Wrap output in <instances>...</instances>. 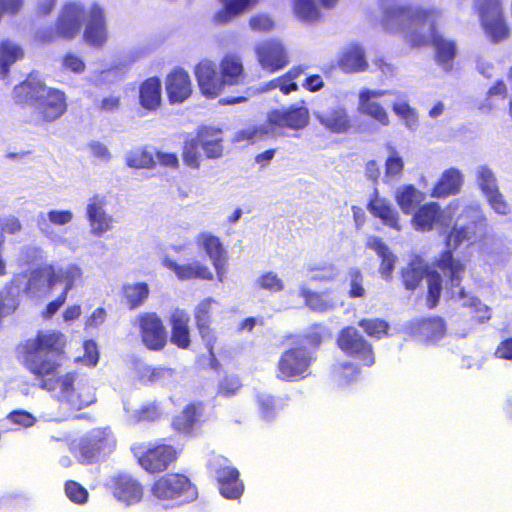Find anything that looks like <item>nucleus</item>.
Instances as JSON below:
<instances>
[{"mask_svg":"<svg viewBox=\"0 0 512 512\" xmlns=\"http://www.w3.org/2000/svg\"><path fill=\"white\" fill-rule=\"evenodd\" d=\"M177 458V452L171 445H158L138 456L140 466L150 473H159L168 468Z\"/></svg>","mask_w":512,"mask_h":512,"instance_id":"18","label":"nucleus"},{"mask_svg":"<svg viewBox=\"0 0 512 512\" xmlns=\"http://www.w3.org/2000/svg\"><path fill=\"white\" fill-rule=\"evenodd\" d=\"M58 401L68 409L81 410L96 401L94 388L86 379H79L75 372L57 378Z\"/></svg>","mask_w":512,"mask_h":512,"instance_id":"5","label":"nucleus"},{"mask_svg":"<svg viewBox=\"0 0 512 512\" xmlns=\"http://www.w3.org/2000/svg\"><path fill=\"white\" fill-rule=\"evenodd\" d=\"M18 307V300L10 291L0 292V319L12 314Z\"/></svg>","mask_w":512,"mask_h":512,"instance_id":"61","label":"nucleus"},{"mask_svg":"<svg viewBox=\"0 0 512 512\" xmlns=\"http://www.w3.org/2000/svg\"><path fill=\"white\" fill-rule=\"evenodd\" d=\"M224 9L218 12L215 19L219 23H227L246 9L256 5L258 0H220Z\"/></svg>","mask_w":512,"mask_h":512,"instance_id":"40","label":"nucleus"},{"mask_svg":"<svg viewBox=\"0 0 512 512\" xmlns=\"http://www.w3.org/2000/svg\"><path fill=\"white\" fill-rule=\"evenodd\" d=\"M366 246L376 252L381 258L379 273L385 280H390L394 266L396 263V256L391 252L389 247L382 241V239L370 236L367 238Z\"/></svg>","mask_w":512,"mask_h":512,"instance_id":"32","label":"nucleus"},{"mask_svg":"<svg viewBox=\"0 0 512 512\" xmlns=\"http://www.w3.org/2000/svg\"><path fill=\"white\" fill-rule=\"evenodd\" d=\"M312 357L304 348L290 349L282 354L278 362L276 377L284 381H293L307 375Z\"/></svg>","mask_w":512,"mask_h":512,"instance_id":"13","label":"nucleus"},{"mask_svg":"<svg viewBox=\"0 0 512 512\" xmlns=\"http://www.w3.org/2000/svg\"><path fill=\"white\" fill-rule=\"evenodd\" d=\"M24 55L23 49L16 43L5 40L0 44V70L6 76L9 67Z\"/></svg>","mask_w":512,"mask_h":512,"instance_id":"43","label":"nucleus"},{"mask_svg":"<svg viewBox=\"0 0 512 512\" xmlns=\"http://www.w3.org/2000/svg\"><path fill=\"white\" fill-rule=\"evenodd\" d=\"M201 415V405L189 404L174 418L173 427L180 433L190 434L193 432Z\"/></svg>","mask_w":512,"mask_h":512,"instance_id":"37","label":"nucleus"},{"mask_svg":"<svg viewBox=\"0 0 512 512\" xmlns=\"http://www.w3.org/2000/svg\"><path fill=\"white\" fill-rule=\"evenodd\" d=\"M241 387L239 378L236 376L225 377L219 386V395L224 397L233 396Z\"/></svg>","mask_w":512,"mask_h":512,"instance_id":"63","label":"nucleus"},{"mask_svg":"<svg viewBox=\"0 0 512 512\" xmlns=\"http://www.w3.org/2000/svg\"><path fill=\"white\" fill-rule=\"evenodd\" d=\"M189 320L188 313L182 309H175L170 316L172 325L171 341L182 349L188 348L190 344Z\"/></svg>","mask_w":512,"mask_h":512,"instance_id":"33","label":"nucleus"},{"mask_svg":"<svg viewBox=\"0 0 512 512\" xmlns=\"http://www.w3.org/2000/svg\"><path fill=\"white\" fill-rule=\"evenodd\" d=\"M348 276L350 282L349 296L351 298L364 297L365 289L363 287V276L360 270L356 268L350 269Z\"/></svg>","mask_w":512,"mask_h":512,"instance_id":"60","label":"nucleus"},{"mask_svg":"<svg viewBox=\"0 0 512 512\" xmlns=\"http://www.w3.org/2000/svg\"><path fill=\"white\" fill-rule=\"evenodd\" d=\"M84 41L91 46H101L107 39L104 13L97 5L87 8V19L83 32Z\"/></svg>","mask_w":512,"mask_h":512,"instance_id":"21","label":"nucleus"},{"mask_svg":"<svg viewBox=\"0 0 512 512\" xmlns=\"http://www.w3.org/2000/svg\"><path fill=\"white\" fill-rule=\"evenodd\" d=\"M463 185V175L460 170L450 168L444 171L433 188L431 196L434 198H444L457 194Z\"/></svg>","mask_w":512,"mask_h":512,"instance_id":"31","label":"nucleus"},{"mask_svg":"<svg viewBox=\"0 0 512 512\" xmlns=\"http://www.w3.org/2000/svg\"><path fill=\"white\" fill-rule=\"evenodd\" d=\"M163 264L166 268L172 270L176 274L177 278L182 281L194 278L204 280L213 279V274L209 268L198 261L180 265L171 259H165Z\"/></svg>","mask_w":512,"mask_h":512,"instance_id":"29","label":"nucleus"},{"mask_svg":"<svg viewBox=\"0 0 512 512\" xmlns=\"http://www.w3.org/2000/svg\"><path fill=\"white\" fill-rule=\"evenodd\" d=\"M439 16L435 9L393 6L386 10L385 28L392 33H402L412 46L432 43L438 62L448 71L456 54L454 42L444 39L435 30Z\"/></svg>","mask_w":512,"mask_h":512,"instance_id":"2","label":"nucleus"},{"mask_svg":"<svg viewBox=\"0 0 512 512\" xmlns=\"http://www.w3.org/2000/svg\"><path fill=\"white\" fill-rule=\"evenodd\" d=\"M250 27L254 31L269 32L274 27V21L267 14H259L250 19Z\"/></svg>","mask_w":512,"mask_h":512,"instance_id":"62","label":"nucleus"},{"mask_svg":"<svg viewBox=\"0 0 512 512\" xmlns=\"http://www.w3.org/2000/svg\"><path fill=\"white\" fill-rule=\"evenodd\" d=\"M427 278L429 307L433 308L438 303L442 288V278L439 273L430 272L427 264L420 257L413 259L402 269L403 284L408 290H415L423 278Z\"/></svg>","mask_w":512,"mask_h":512,"instance_id":"7","label":"nucleus"},{"mask_svg":"<svg viewBox=\"0 0 512 512\" xmlns=\"http://www.w3.org/2000/svg\"><path fill=\"white\" fill-rule=\"evenodd\" d=\"M66 337L58 331L39 332L34 340L29 342L28 348L47 353L52 356H60L64 353Z\"/></svg>","mask_w":512,"mask_h":512,"instance_id":"26","label":"nucleus"},{"mask_svg":"<svg viewBox=\"0 0 512 512\" xmlns=\"http://www.w3.org/2000/svg\"><path fill=\"white\" fill-rule=\"evenodd\" d=\"M149 293V287L144 282L130 286V309L141 306L147 300Z\"/></svg>","mask_w":512,"mask_h":512,"instance_id":"58","label":"nucleus"},{"mask_svg":"<svg viewBox=\"0 0 512 512\" xmlns=\"http://www.w3.org/2000/svg\"><path fill=\"white\" fill-rule=\"evenodd\" d=\"M25 362L29 372L37 379H41L40 387L42 389L47 391L57 389V379L49 377L54 375L61 366V363L55 359V356L28 348Z\"/></svg>","mask_w":512,"mask_h":512,"instance_id":"11","label":"nucleus"},{"mask_svg":"<svg viewBox=\"0 0 512 512\" xmlns=\"http://www.w3.org/2000/svg\"><path fill=\"white\" fill-rule=\"evenodd\" d=\"M298 75H299V72H297L296 70H291L288 73H286L285 75H283L282 77L271 80L268 83L261 85V87L259 88V91L267 92V91H271L276 88H279L283 94L287 95L290 92L297 90L298 86L293 80Z\"/></svg>","mask_w":512,"mask_h":512,"instance_id":"46","label":"nucleus"},{"mask_svg":"<svg viewBox=\"0 0 512 512\" xmlns=\"http://www.w3.org/2000/svg\"><path fill=\"white\" fill-rule=\"evenodd\" d=\"M337 343L345 354L359 360L364 366L370 367L374 364L372 346L356 328H344L339 334Z\"/></svg>","mask_w":512,"mask_h":512,"instance_id":"12","label":"nucleus"},{"mask_svg":"<svg viewBox=\"0 0 512 512\" xmlns=\"http://www.w3.org/2000/svg\"><path fill=\"white\" fill-rule=\"evenodd\" d=\"M213 303H215L213 298H206L197 305L195 310V320L203 338H206L209 334L210 312Z\"/></svg>","mask_w":512,"mask_h":512,"instance_id":"48","label":"nucleus"},{"mask_svg":"<svg viewBox=\"0 0 512 512\" xmlns=\"http://www.w3.org/2000/svg\"><path fill=\"white\" fill-rule=\"evenodd\" d=\"M87 8L77 3L67 4L61 11L57 24L56 33L65 39H73L82 27L86 24Z\"/></svg>","mask_w":512,"mask_h":512,"instance_id":"15","label":"nucleus"},{"mask_svg":"<svg viewBox=\"0 0 512 512\" xmlns=\"http://www.w3.org/2000/svg\"><path fill=\"white\" fill-rule=\"evenodd\" d=\"M197 242L203 247L213 266H219L220 261L227 260L226 250L217 236L209 233H201Z\"/></svg>","mask_w":512,"mask_h":512,"instance_id":"38","label":"nucleus"},{"mask_svg":"<svg viewBox=\"0 0 512 512\" xmlns=\"http://www.w3.org/2000/svg\"><path fill=\"white\" fill-rule=\"evenodd\" d=\"M391 155L388 157L385 163V176L384 182L388 183L390 180L401 175L404 163L400 156L397 155L394 148H390Z\"/></svg>","mask_w":512,"mask_h":512,"instance_id":"54","label":"nucleus"},{"mask_svg":"<svg viewBox=\"0 0 512 512\" xmlns=\"http://www.w3.org/2000/svg\"><path fill=\"white\" fill-rule=\"evenodd\" d=\"M452 218L455 222L446 239L450 249L465 242L474 243L486 231L487 219L480 204L464 199L452 201L445 210L435 202L424 204L414 213L412 225L416 230L426 232L437 227L447 228Z\"/></svg>","mask_w":512,"mask_h":512,"instance_id":"1","label":"nucleus"},{"mask_svg":"<svg viewBox=\"0 0 512 512\" xmlns=\"http://www.w3.org/2000/svg\"><path fill=\"white\" fill-rule=\"evenodd\" d=\"M438 267L443 271L445 277L449 278L452 289L460 285L464 266L455 260L451 252H445L438 262Z\"/></svg>","mask_w":512,"mask_h":512,"instance_id":"39","label":"nucleus"},{"mask_svg":"<svg viewBox=\"0 0 512 512\" xmlns=\"http://www.w3.org/2000/svg\"><path fill=\"white\" fill-rule=\"evenodd\" d=\"M315 116L322 126L335 134H345L352 128L350 116L346 108L340 104L318 111Z\"/></svg>","mask_w":512,"mask_h":512,"instance_id":"23","label":"nucleus"},{"mask_svg":"<svg viewBox=\"0 0 512 512\" xmlns=\"http://www.w3.org/2000/svg\"><path fill=\"white\" fill-rule=\"evenodd\" d=\"M74 214L71 210H50L37 215L36 225L43 236L54 243H62L63 239L52 228L51 225L64 226L72 222Z\"/></svg>","mask_w":512,"mask_h":512,"instance_id":"22","label":"nucleus"},{"mask_svg":"<svg viewBox=\"0 0 512 512\" xmlns=\"http://www.w3.org/2000/svg\"><path fill=\"white\" fill-rule=\"evenodd\" d=\"M445 324L441 318H428L420 321L418 325V335L429 342H437L445 334Z\"/></svg>","mask_w":512,"mask_h":512,"instance_id":"41","label":"nucleus"},{"mask_svg":"<svg viewBox=\"0 0 512 512\" xmlns=\"http://www.w3.org/2000/svg\"><path fill=\"white\" fill-rule=\"evenodd\" d=\"M333 372L340 384H348L356 380L359 375L358 368L349 361L336 364Z\"/></svg>","mask_w":512,"mask_h":512,"instance_id":"53","label":"nucleus"},{"mask_svg":"<svg viewBox=\"0 0 512 512\" xmlns=\"http://www.w3.org/2000/svg\"><path fill=\"white\" fill-rule=\"evenodd\" d=\"M393 112L403 121L410 131H416L419 127L418 113L404 99L398 98L392 103Z\"/></svg>","mask_w":512,"mask_h":512,"instance_id":"44","label":"nucleus"},{"mask_svg":"<svg viewBox=\"0 0 512 512\" xmlns=\"http://www.w3.org/2000/svg\"><path fill=\"white\" fill-rule=\"evenodd\" d=\"M299 295L313 312L327 313L334 310L337 305V300L329 291L315 292L302 285L299 288Z\"/></svg>","mask_w":512,"mask_h":512,"instance_id":"27","label":"nucleus"},{"mask_svg":"<svg viewBox=\"0 0 512 512\" xmlns=\"http://www.w3.org/2000/svg\"><path fill=\"white\" fill-rule=\"evenodd\" d=\"M476 183L482 195L499 189L498 179L495 172L488 165H479L475 168Z\"/></svg>","mask_w":512,"mask_h":512,"instance_id":"45","label":"nucleus"},{"mask_svg":"<svg viewBox=\"0 0 512 512\" xmlns=\"http://www.w3.org/2000/svg\"><path fill=\"white\" fill-rule=\"evenodd\" d=\"M210 465L219 483L222 496L227 499H238L244 491V485L239 479V471L230 466L228 459L222 456L215 457Z\"/></svg>","mask_w":512,"mask_h":512,"instance_id":"14","label":"nucleus"},{"mask_svg":"<svg viewBox=\"0 0 512 512\" xmlns=\"http://www.w3.org/2000/svg\"><path fill=\"white\" fill-rule=\"evenodd\" d=\"M65 493L76 504H84L88 498V491L75 481H68L65 484Z\"/></svg>","mask_w":512,"mask_h":512,"instance_id":"59","label":"nucleus"},{"mask_svg":"<svg viewBox=\"0 0 512 512\" xmlns=\"http://www.w3.org/2000/svg\"><path fill=\"white\" fill-rule=\"evenodd\" d=\"M152 494L162 500H178V505L193 501L196 488L182 474H167L160 477L152 487Z\"/></svg>","mask_w":512,"mask_h":512,"instance_id":"8","label":"nucleus"},{"mask_svg":"<svg viewBox=\"0 0 512 512\" xmlns=\"http://www.w3.org/2000/svg\"><path fill=\"white\" fill-rule=\"evenodd\" d=\"M256 54L262 68L271 72L282 69L288 63L282 43L275 39L258 44Z\"/></svg>","mask_w":512,"mask_h":512,"instance_id":"17","label":"nucleus"},{"mask_svg":"<svg viewBox=\"0 0 512 512\" xmlns=\"http://www.w3.org/2000/svg\"><path fill=\"white\" fill-rule=\"evenodd\" d=\"M142 341L151 350H161L167 340L166 329L156 313L147 312L139 316Z\"/></svg>","mask_w":512,"mask_h":512,"instance_id":"16","label":"nucleus"},{"mask_svg":"<svg viewBox=\"0 0 512 512\" xmlns=\"http://www.w3.org/2000/svg\"><path fill=\"white\" fill-rule=\"evenodd\" d=\"M475 7L485 33L493 42L508 36L509 29L500 0H475Z\"/></svg>","mask_w":512,"mask_h":512,"instance_id":"10","label":"nucleus"},{"mask_svg":"<svg viewBox=\"0 0 512 512\" xmlns=\"http://www.w3.org/2000/svg\"><path fill=\"white\" fill-rule=\"evenodd\" d=\"M367 209L373 216L379 218L384 225L396 231L401 230L397 210L392 206L390 201L378 196V190L376 188L374 189V198L368 203Z\"/></svg>","mask_w":512,"mask_h":512,"instance_id":"25","label":"nucleus"},{"mask_svg":"<svg viewBox=\"0 0 512 512\" xmlns=\"http://www.w3.org/2000/svg\"><path fill=\"white\" fill-rule=\"evenodd\" d=\"M338 66L345 73L366 71L368 62L363 48L359 45H350L344 48L338 60Z\"/></svg>","mask_w":512,"mask_h":512,"instance_id":"28","label":"nucleus"},{"mask_svg":"<svg viewBox=\"0 0 512 512\" xmlns=\"http://www.w3.org/2000/svg\"><path fill=\"white\" fill-rule=\"evenodd\" d=\"M202 150L207 158H220L223 153L221 130L205 127L198 133Z\"/></svg>","mask_w":512,"mask_h":512,"instance_id":"36","label":"nucleus"},{"mask_svg":"<svg viewBox=\"0 0 512 512\" xmlns=\"http://www.w3.org/2000/svg\"><path fill=\"white\" fill-rule=\"evenodd\" d=\"M166 91L171 104L184 102L192 92L189 74L175 69L166 78Z\"/></svg>","mask_w":512,"mask_h":512,"instance_id":"24","label":"nucleus"},{"mask_svg":"<svg viewBox=\"0 0 512 512\" xmlns=\"http://www.w3.org/2000/svg\"><path fill=\"white\" fill-rule=\"evenodd\" d=\"M268 122L269 125L267 126L249 127L238 131L235 134V141L261 139L270 132V126L287 127L293 130L303 129L309 123V111L303 105L274 110L269 113Z\"/></svg>","mask_w":512,"mask_h":512,"instance_id":"4","label":"nucleus"},{"mask_svg":"<svg viewBox=\"0 0 512 512\" xmlns=\"http://www.w3.org/2000/svg\"><path fill=\"white\" fill-rule=\"evenodd\" d=\"M195 75L198 86L203 95L209 98L217 97L222 89L223 82L221 75L217 73L216 66L209 60L201 61L195 67Z\"/></svg>","mask_w":512,"mask_h":512,"instance_id":"20","label":"nucleus"},{"mask_svg":"<svg viewBox=\"0 0 512 512\" xmlns=\"http://www.w3.org/2000/svg\"><path fill=\"white\" fill-rule=\"evenodd\" d=\"M260 416L266 420H272L277 413L276 402L274 397L268 394H259L257 396Z\"/></svg>","mask_w":512,"mask_h":512,"instance_id":"56","label":"nucleus"},{"mask_svg":"<svg viewBox=\"0 0 512 512\" xmlns=\"http://www.w3.org/2000/svg\"><path fill=\"white\" fill-rule=\"evenodd\" d=\"M255 286L259 289L277 293L284 289V282L276 273L269 271L256 279Z\"/></svg>","mask_w":512,"mask_h":512,"instance_id":"51","label":"nucleus"},{"mask_svg":"<svg viewBox=\"0 0 512 512\" xmlns=\"http://www.w3.org/2000/svg\"><path fill=\"white\" fill-rule=\"evenodd\" d=\"M293 13L303 23H313L320 19V9L315 0H292Z\"/></svg>","mask_w":512,"mask_h":512,"instance_id":"42","label":"nucleus"},{"mask_svg":"<svg viewBox=\"0 0 512 512\" xmlns=\"http://www.w3.org/2000/svg\"><path fill=\"white\" fill-rule=\"evenodd\" d=\"M139 104L146 112H154L161 105V81L157 77L145 80L139 89Z\"/></svg>","mask_w":512,"mask_h":512,"instance_id":"30","label":"nucleus"},{"mask_svg":"<svg viewBox=\"0 0 512 512\" xmlns=\"http://www.w3.org/2000/svg\"><path fill=\"white\" fill-rule=\"evenodd\" d=\"M106 199L104 196L95 195L88 200L86 207L90 232L101 237L111 229L112 218L105 212Z\"/></svg>","mask_w":512,"mask_h":512,"instance_id":"19","label":"nucleus"},{"mask_svg":"<svg viewBox=\"0 0 512 512\" xmlns=\"http://www.w3.org/2000/svg\"><path fill=\"white\" fill-rule=\"evenodd\" d=\"M115 448V440L106 430H93L79 439L70 443L71 452L81 463H93L112 452Z\"/></svg>","mask_w":512,"mask_h":512,"instance_id":"6","label":"nucleus"},{"mask_svg":"<svg viewBox=\"0 0 512 512\" xmlns=\"http://www.w3.org/2000/svg\"><path fill=\"white\" fill-rule=\"evenodd\" d=\"M359 326L362 327L368 335L378 339L386 335L389 328L388 323L380 319H363L359 322Z\"/></svg>","mask_w":512,"mask_h":512,"instance_id":"55","label":"nucleus"},{"mask_svg":"<svg viewBox=\"0 0 512 512\" xmlns=\"http://www.w3.org/2000/svg\"><path fill=\"white\" fill-rule=\"evenodd\" d=\"M490 208L498 215L505 216L510 212V206L505 200L504 195L500 192V189L483 194Z\"/></svg>","mask_w":512,"mask_h":512,"instance_id":"52","label":"nucleus"},{"mask_svg":"<svg viewBox=\"0 0 512 512\" xmlns=\"http://www.w3.org/2000/svg\"><path fill=\"white\" fill-rule=\"evenodd\" d=\"M18 102H31L39 119L54 121L67 109L64 92L45 86L37 79H29L14 88Z\"/></svg>","mask_w":512,"mask_h":512,"instance_id":"3","label":"nucleus"},{"mask_svg":"<svg viewBox=\"0 0 512 512\" xmlns=\"http://www.w3.org/2000/svg\"><path fill=\"white\" fill-rule=\"evenodd\" d=\"M395 200L404 214H411L425 200V194L413 185H403L397 188Z\"/></svg>","mask_w":512,"mask_h":512,"instance_id":"35","label":"nucleus"},{"mask_svg":"<svg viewBox=\"0 0 512 512\" xmlns=\"http://www.w3.org/2000/svg\"><path fill=\"white\" fill-rule=\"evenodd\" d=\"M201 151L203 150L199 135L194 139L186 141L183 149L184 162L192 168H198L202 156Z\"/></svg>","mask_w":512,"mask_h":512,"instance_id":"50","label":"nucleus"},{"mask_svg":"<svg viewBox=\"0 0 512 512\" xmlns=\"http://www.w3.org/2000/svg\"><path fill=\"white\" fill-rule=\"evenodd\" d=\"M358 111L363 115L373 118L382 126H388L390 123L388 113L376 101L359 99Z\"/></svg>","mask_w":512,"mask_h":512,"instance_id":"47","label":"nucleus"},{"mask_svg":"<svg viewBox=\"0 0 512 512\" xmlns=\"http://www.w3.org/2000/svg\"><path fill=\"white\" fill-rule=\"evenodd\" d=\"M220 75L225 86L243 83L245 75L241 59L236 55H226L220 63Z\"/></svg>","mask_w":512,"mask_h":512,"instance_id":"34","label":"nucleus"},{"mask_svg":"<svg viewBox=\"0 0 512 512\" xmlns=\"http://www.w3.org/2000/svg\"><path fill=\"white\" fill-rule=\"evenodd\" d=\"M149 373V383H158L163 386L170 385L174 378V370L171 368H143Z\"/></svg>","mask_w":512,"mask_h":512,"instance_id":"57","label":"nucleus"},{"mask_svg":"<svg viewBox=\"0 0 512 512\" xmlns=\"http://www.w3.org/2000/svg\"><path fill=\"white\" fill-rule=\"evenodd\" d=\"M111 488L113 490V495L120 501L127 500V487H128V479L126 475H120L114 477L111 480Z\"/></svg>","mask_w":512,"mask_h":512,"instance_id":"64","label":"nucleus"},{"mask_svg":"<svg viewBox=\"0 0 512 512\" xmlns=\"http://www.w3.org/2000/svg\"><path fill=\"white\" fill-rule=\"evenodd\" d=\"M457 297L462 301L463 306L474 308L475 312L478 314V322L483 323L490 319V308L483 304L478 298L469 297L463 288L458 290Z\"/></svg>","mask_w":512,"mask_h":512,"instance_id":"49","label":"nucleus"},{"mask_svg":"<svg viewBox=\"0 0 512 512\" xmlns=\"http://www.w3.org/2000/svg\"><path fill=\"white\" fill-rule=\"evenodd\" d=\"M82 269L75 264H69L64 267L55 268L53 265L45 266L41 271L33 272L28 284L29 293H35L38 288V280L41 276L46 278L49 288H53L57 284H64L62 293L65 295L74 287L75 283L82 278Z\"/></svg>","mask_w":512,"mask_h":512,"instance_id":"9","label":"nucleus"}]
</instances>
